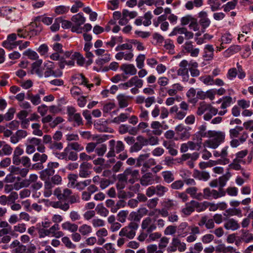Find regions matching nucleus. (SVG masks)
Listing matches in <instances>:
<instances>
[{"label":"nucleus","mask_w":253,"mask_h":253,"mask_svg":"<svg viewBox=\"0 0 253 253\" xmlns=\"http://www.w3.org/2000/svg\"><path fill=\"white\" fill-rule=\"evenodd\" d=\"M13 148L12 147L5 143L4 141H0V156H8L12 154Z\"/></svg>","instance_id":"nucleus-24"},{"label":"nucleus","mask_w":253,"mask_h":253,"mask_svg":"<svg viewBox=\"0 0 253 253\" xmlns=\"http://www.w3.org/2000/svg\"><path fill=\"white\" fill-rule=\"evenodd\" d=\"M149 157V153H145L144 154L140 155L136 160V166L137 167H140V166H143V164L146 162V160Z\"/></svg>","instance_id":"nucleus-52"},{"label":"nucleus","mask_w":253,"mask_h":253,"mask_svg":"<svg viewBox=\"0 0 253 253\" xmlns=\"http://www.w3.org/2000/svg\"><path fill=\"white\" fill-rule=\"evenodd\" d=\"M109 151L107 154L108 158L115 156V153H119L125 149V145L121 141H116L115 140H111L109 142Z\"/></svg>","instance_id":"nucleus-7"},{"label":"nucleus","mask_w":253,"mask_h":253,"mask_svg":"<svg viewBox=\"0 0 253 253\" xmlns=\"http://www.w3.org/2000/svg\"><path fill=\"white\" fill-rule=\"evenodd\" d=\"M191 204L193 205L194 209L196 208L198 212L205 211L207 209L208 202L205 201L203 203H199L194 200L191 201Z\"/></svg>","instance_id":"nucleus-36"},{"label":"nucleus","mask_w":253,"mask_h":253,"mask_svg":"<svg viewBox=\"0 0 253 253\" xmlns=\"http://www.w3.org/2000/svg\"><path fill=\"white\" fill-rule=\"evenodd\" d=\"M194 211L193 205L191 204L190 201L186 204L185 207L181 210V212L185 216H189Z\"/></svg>","instance_id":"nucleus-41"},{"label":"nucleus","mask_w":253,"mask_h":253,"mask_svg":"<svg viewBox=\"0 0 253 253\" xmlns=\"http://www.w3.org/2000/svg\"><path fill=\"white\" fill-rule=\"evenodd\" d=\"M23 153L24 151L22 148L19 147H16L13 152L12 157L13 164L16 166L22 164L25 168H29L31 165L30 159L26 156L20 157V156Z\"/></svg>","instance_id":"nucleus-3"},{"label":"nucleus","mask_w":253,"mask_h":253,"mask_svg":"<svg viewBox=\"0 0 253 253\" xmlns=\"http://www.w3.org/2000/svg\"><path fill=\"white\" fill-rule=\"evenodd\" d=\"M42 59L37 60L32 64V69L31 73L32 74H36L40 78H42L43 75L44 69L42 67Z\"/></svg>","instance_id":"nucleus-18"},{"label":"nucleus","mask_w":253,"mask_h":253,"mask_svg":"<svg viewBox=\"0 0 253 253\" xmlns=\"http://www.w3.org/2000/svg\"><path fill=\"white\" fill-rule=\"evenodd\" d=\"M48 180L49 181L50 183L53 186L55 185H59L62 182V178L58 174H55L52 176L51 178L50 177L48 178Z\"/></svg>","instance_id":"nucleus-57"},{"label":"nucleus","mask_w":253,"mask_h":253,"mask_svg":"<svg viewBox=\"0 0 253 253\" xmlns=\"http://www.w3.org/2000/svg\"><path fill=\"white\" fill-rule=\"evenodd\" d=\"M141 226L142 229L147 233H151L157 228L155 222L150 217H147L142 220Z\"/></svg>","instance_id":"nucleus-15"},{"label":"nucleus","mask_w":253,"mask_h":253,"mask_svg":"<svg viewBox=\"0 0 253 253\" xmlns=\"http://www.w3.org/2000/svg\"><path fill=\"white\" fill-rule=\"evenodd\" d=\"M128 214V211L127 210H122L117 215V220L121 223H124Z\"/></svg>","instance_id":"nucleus-49"},{"label":"nucleus","mask_w":253,"mask_h":253,"mask_svg":"<svg viewBox=\"0 0 253 253\" xmlns=\"http://www.w3.org/2000/svg\"><path fill=\"white\" fill-rule=\"evenodd\" d=\"M119 51L120 52H118L115 55V58L117 60H121L123 59H124L125 60L130 61L134 56L132 52V51H129L128 52L122 51Z\"/></svg>","instance_id":"nucleus-27"},{"label":"nucleus","mask_w":253,"mask_h":253,"mask_svg":"<svg viewBox=\"0 0 253 253\" xmlns=\"http://www.w3.org/2000/svg\"><path fill=\"white\" fill-rule=\"evenodd\" d=\"M177 75L181 77L183 82H187L189 80V69H178Z\"/></svg>","instance_id":"nucleus-46"},{"label":"nucleus","mask_w":253,"mask_h":253,"mask_svg":"<svg viewBox=\"0 0 253 253\" xmlns=\"http://www.w3.org/2000/svg\"><path fill=\"white\" fill-rule=\"evenodd\" d=\"M214 49L211 45H206L204 48L203 57L206 60H211L213 58Z\"/></svg>","instance_id":"nucleus-33"},{"label":"nucleus","mask_w":253,"mask_h":253,"mask_svg":"<svg viewBox=\"0 0 253 253\" xmlns=\"http://www.w3.org/2000/svg\"><path fill=\"white\" fill-rule=\"evenodd\" d=\"M10 248L12 249V253H25L26 251V246L22 245L17 240L13 241L10 245Z\"/></svg>","instance_id":"nucleus-19"},{"label":"nucleus","mask_w":253,"mask_h":253,"mask_svg":"<svg viewBox=\"0 0 253 253\" xmlns=\"http://www.w3.org/2000/svg\"><path fill=\"white\" fill-rule=\"evenodd\" d=\"M60 229L58 224H54L51 227L48 229L50 235L52 237H54L56 238L62 237L64 235V233L61 231H59Z\"/></svg>","instance_id":"nucleus-28"},{"label":"nucleus","mask_w":253,"mask_h":253,"mask_svg":"<svg viewBox=\"0 0 253 253\" xmlns=\"http://www.w3.org/2000/svg\"><path fill=\"white\" fill-rule=\"evenodd\" d=\"M138 227L137 223L131 222L127 226L121 229L119 235L122 237H125L128 239H132L136 235V231Z\"/></svg>","instance_id":"nucleus-5"},{"label":"nucleus","mask_w":253,"mask_h":253,"mask_svg":"<svg viewBox=\"0 0 253 253\" xmlns=\"http://www.w3.org/2000/svg\"><path fill=\"white\" fill-rule=\"evenodd\" d=\"M119 106L121 108L126 107L128 105L129 97L124 94H120L117 96Z\"/></svg>","instance_id":"nucleus-30"},{"label":"nucleus","mask_w":253,"mask_h":253,"mask_svg":"<svg viewBox=\"0 0 253 253\" xmlns=\"http://www.w3.org/2000/svg\"><path fill=\"white\" fill-rule=\"evenodd\" d=\"M224 227L227 230H236L240 228L238 221L233 218L224 219Z\"/></svg>","instance_id":"nucleus-21"},{"label":"nucleus","mask_w":253,"mask_h":253,"mask_svg":"<svg viewBox=\"0 0 253 253\" xmlns=\"http://www.w3.org/2000/svg\"><path fill=\"white\" fill-rule=\"evenodd\" d=\"M192 226H189L187 222H182L177 226V234L179 237H186L191 230Z\"/></svg>","instance_id":"nucleus-16"},{"label":"nucleus","mask_w":253,"mask_h":253,"mask_svg":"<svg viewBox=\"0 0 253 253\" xmlns=\"http://www.w3.org/2000/svg\"><path fill=\"white\" fill-rule=\"evenodd\" d=\"M156 195L158 197H163L164 196L166 193L168 192L169 189L168 188L161 184H159L156 186Z\"/></svg>","instance_id":"nucleus-50"},{"label":"nucleus","mask_w":253,"mask_h":253,"mask_svg":"<svg viewBox=\"0 0 253 253\" xmlns=\"http://www.w3.org/2000/svg\"><path fill=\"white\" fill-rule=\"evenodd\" d=\"M79 231L82 235L86 236L92 232V228L90 225L84 224L80 226Z\"/></svg>","instance_id":"nucleus-44"},{"label":"nucleus","mask_w":253,"mask_h":253,"mask_svg":"<svg viewBox=\"0 0 253 253\" xmlns=\"http://www.w3.org/2000/svg\"><path fill=\"white\" fill-rule=\"evenodd\" d=\"M193 175L194 178L200 180L204 181L208 180L210 177L209 172L206 171H200L197 169H195L194 170Z\"/></svg>","instance_id":"nucleus-29"},{"label":"nucleus","mask_w":253,"mask_h":253,"mask_svg":"<svg viewBox=\"0 0 253 253\" xmlns=\"http://www.w3.org/2000/svg\"><path fill=\"white\" fill-rule=\"evenodd\" d=\"M140 182L142 186L152 185L155 182L154 176L151 172H147L142 176Z\"/></svg>","instance_id":"nucleus-20"},{"label":"nucleus","mask_w":253,"mask_h":253,"mask_svg":"<svg viewBox=\"0 0 253 253\" xmlns=\"http://www.w3.org/2000/svg\"><path fill=\"white\" fill-rule=\"evenodd\" d=\"M91 167V165L89 163H83L80 165L79 176L82 178H86L89 176L91 174V171L89 169Z\"/></svg>","instance_id":"nucleus-23"},{"label":"nucleus","mask_w":253,"mask_h":253,"mask_svg":"<svg viewBox=\"0 0 253 253\" xmlns=\"http://www.w3.org/2000/svg\"><path fill=\"white\" fill-rule=\"evenodd\" d=\"M48 148L53 152L60 151L63 149V144L61 142L52 141V142L48 145Z\"/></svg>","instance_id":"nucleus-42"},{"label":"nucleus","mask_w":253,"mask_h":253,"mask_svg":"<svg viewBox=\"0 0 253 253\" xmlns=\"http://www.w3.org/2000/svg\"><path fill=\"white\" fill-rule=\"evenodd\" d=\"M203 192L205 193V199H217L225 196L226 194L225 191H217L214 189H211L209 188L204 189Z\"/></svg>","instance_id":"nucleus-12"},{"label":"nucleus","mask_w":253,"mask_h":253,"mask_svg":"<svg viewBox=\"0 0 253 253\" xmlns=\"http://www.w3.org/2000/svg\"><path fill=\"white\" fill-rule=\"evenodd\" d=\"M49 205L54 208L60 209L64 211H67L70 208V206L68 203H63L61 201L50 202Z\"/></svg>","instance_id":"nucleus-32"},{"label":"nucleus","mask_w":253,"mask_h":253,"mask_svg":"<svg viewBox=\"0 0 253 253\" xmlns=\"http://www.w3.org/2000/svg\"><path fill=\"white\" fill-rule=\"evenodd\" d=\"M63 230L69 231L71 232H75L78 230V226L75 223L69 221H66L61 225Z\"/></svg>","instance_id":"nucleus-37"},{"label":"nucleus","mask_w":253,"mask_h":253,"mask_svg":"<svg viewBox=\"0 0 253 253\" xmlns=\"http://www.w3.org/2000/svg\"><path fill=\"white\" fill-rule=\"evenodd\" d=\"M208 3L210 5L211 10L212 11L219 9L221 5L218 0H210L208 1Z\"/></svg>","instance_id":"nucleus-62"},{"label":"nucleus","mask_w":253,"mask_h":253,"mask_svg":"<svg viewBox=\"0 0 253 253\" xmlns=\"http://www.w3.org/2000/svg\"><path fill=\"white\" fill-rule=\"evenodd\" d=\"M182 51L189 54L192 57H197L200 53V49L197 48L190 41H186L181 46Z\"/></svg>","instance_id":"nucleus-9"},{"label":"nucleus","mask_w":253,"mask_h":253,"mask_svg":"<svg viewBox=\"0 0 253 253\" xmlns=\"http://www.w3.org/2000/svg\"><path fill=\"white\" fill-rule=\"evenodd\" d=\"M85 18L83 16L82 13H79L73 15L71 18L73 25L72 27V32L78 34L82 33V27L81 26L85 23Z\"/></svg>","instance_id":"nucleus-6"},{"label":"nucleus","mask_w":253,"mask_h":253,"mask_svg":"<svg viewBox=\"0 0 253 253\" xmlns=\"http://www.w3.org/2000/svg\"><path fill=\"white\" fill-rule=\"evenodd\" d=\"M191 234L187 237L186 241L188 243H192L195 241L197 238V234L200 233V229L198 226H192Z\"/></svg>","instance_id":"nucleus-31"},{"label":"nucleus","mask_w":253,"mask_h":253,"mask_svg":"<svg viewBox=\"0 0 253 253\" xmlns=\"http://www.w3.org/2000/svg\"><path fill=\"white\" fill-rule=\"evenodd\" d=\"M169 239L167 237L164 236L160 239L158 244L159 249L161 250L166 248L169 243Z\"/></svg>","instance_id":"nucleus-64"},{"label":"nucleus","mask_w":253,"mask_h":253,"mask_svg":"<svg viewBox=\"0 0 253 253\" xmlns=\"http://www.w3.org/2000/svg\"><path fill=\"white\" fill-rule=\"evenodd\" d=\"M44 181L43 195L45 197H49L52 194V189L53 185H52L48 180H42Z\"/></svg>","instance_id":"nucleus-38"},{"label":"nucleus","mask_w":253,"mask_h":253,"mask_svg":"<svg viewBox=\"0 0 253 253\" xmlns=\"http://www.w3.org/2000/svg\"><path fill=\"white\" fill-rule=\"evenodd\" d=\"M208 135L211 139L207 140L204 143V147H209L215 149L220 144L224 141L225 134L223 131L209 130L208 131Z\"/></svg>","instance_id":"nucleus-1"},{"label":"nucleus","mask_w":253,"mask_h":253,"mask_svg":"<svg viewBox=\"0 0 253 253\" xmlns=\"http://www.w3.org/2000/svg\"><path fill=\"white\" fill-rule=\"evenodd\" d=\"M237 0H233L232 1L228 2L226 4L223 6L224 8V11L225 12H228L234 9L236 5H237Z\"/></svg>","instance_id":"nucleus-58"},{"label":"nucleus","mask_w":253,"mask_h":253,"mask_svg":"<svg viewBox=\"0 0 253 253\" xmlns=\"http://www.w3.org/2000/svg\"><path fill=\"white\" fill-rule=\"evenodd\" d=\"M183 86L179 83L174 84L171 86V88L167 89V92L170 96H173L177 93L178 91L183 90Z\"/></svg>","instance_id":"nucleus-35"},{"label":"nucleus","mask_w":253,"mask_h":253,"mask_svg":"<svg viewBox=\"0 0 253 253\" xmlns=\"http://www.w3.org/2000/svg\"><path fill=\"white\" fill-rule=\"evenodd\" d=\"M48 158V156L45 154H41L39 153H36L33 157V161L34 162L40 161L42 163H45Z\"/></svg>","instance_id":"nucleus-48"},{"label":"nucleus","mask_w":253,"mask_h":253,"mask_svg":"<svg viewBox=\"0 0 253 253\" xmlns=\"http://www.w3.org/2000/svg\"><path fill=\"white\" fill-rule=\"evenodd\" d=\"M206 112L207 113L204 116V119L205 121H209L213 116L217 114L218 110L213 107L210 104L206 103L205 102H201L197 111V115L201 116Z\"/></svg>","instance_id":"nucleus-2"},{"label":"nucleus","mask_w":253,"mask_h":253,"mask_svg":"<svg viewBox=\"0 0 253 253\" xmlns=\"http://www.w3.org/2000/svg\"><path fill=\"white\" fill-rule=\"evenodd\" d=\"M152 132L154 135L160 136L163 133V125L159 121H153L150 125Z\"/></svg>","instance_id":"nucleus-22"},{"label":"nucleus","mask_w":253,"mask_h":253,"mask_svg":"<svg viewBox=\"0 0 253 253\" xmlns=\"http://www.w3.org/2000/svg\"><path fill=\"white\" fill-rule=\"evenodd\" d=\"M120 68L126 75L133 76L137 73L136 68L132 64H123Z\"/></svg>","instance_id":"nucleus-25"},{"label":"nucleus","mask_w":253,"mask_h":253,"mask_svg":"<svg viewBox=\"0 0 253 253\" xmlns=\"http://www.w3.org/2000/svg\"><path fill=\"white\" fill-rule=\"evenodd\" d=\"M181 35L184 34V37L182 36H179L177 38V42L179 44H181L184 42V38L186 40H189L190 39H192L194 37V34L191 31H188L186 28L185 27H175L172 31L169 34V36H176L177 35Z\"/></svg>","instance_id":"nucleus-4"},{"label":"nucleus","mask_w":253,"mask_h":253,"mask_svg":"<svg viewBox=\"0 0 253 253\" xmlns=\"http://www.w3.org/2000/svg\"><path fill=\"white\" fill-rule=\"evenodd\" d=\"M44 66L46 68L45 71L44 73L45 78H48L50 76L58 78L62 75V72L60 70L57 69L54 70V64L53 62L47 61L44 63Z\"/></svg>","instance_id":"nucleus-10"},{"label":"nucleus","mask_w":253,"mask_h":253,"mask_svg":"<svg viewBox=\"0 0 253 253\" xmlns=\"http://www.w3.org/2000/svg\"><path fill=\"white\" fill-rule=\"evenodd\" d=\"M248 154V151L247 149L239 151L236 154V158L234 159V161H237L238 162H241L243 164H245L246 162L243 160V159L245 158Z\"/></svg>","instance_id":"nucleus-47"},{"label":"nucleus","mask_w":253,"mask_h":253,"mask_svg":"<svg viewBox=\"0 0 253 253\" xmlns=\"http://www.w3.org/2000/svg\"><path fill=\"white\" fill-rule=\"evenodd\" d=\"M228 148V146H225L221 149L220 152L221 159L217 160V163H220V165H226L229 163L230 160L227 158Z\"/></svg>","instance_id":"nucleus-26"},{"label":"nucleus","mask_w":253,"mask_h":253,"mask_svg":"<svg viewBox=\"0 0 253 253\" xmlns=\"http://www.w3.org/2000/svg\"><path fill=\"white\" fill-rule=\"evenodd\" d=\"M61 240L62 243L67 248L71 249H74L76 248V246L71 242V241L70 240L68 237H63L61 239Z\"/></svg>","instance_id":"nucleus-55"},{"label":"nucleus","mask_w":253,"mask_h":253,"mask_svg":"<svg viewBox=\"0 0 253 253\" xmlns=\"http://www.w3.org/2000/svg\"><path fill=\"white\" fill-rule=\"evenodd\" d=\"M143 84V82L142 80L139 79L138 76H134L130 79L127 82L121 84L119 86L124 89H127L134 86L136 87L141 88Z\"/></svg>","instance_id":"nucleus-13"},{"label":"nucleus","mask_w":253,"mask_h":253,"mask_svg":"<svg viewBox=\"0 0 253 253\" xmlns=\"http://www.w3.org/2000/svg\"><path fill=\"white\" fill-rule=\"evenodd\" d=\"M164 181L167 183H170L174 180V176L173 173L170 171H164L162 173Z\"/></svg>","instance_id":"nucleus-40"},{"label":"nucleus","mask_w":253,"mask_h":253,"mask_svg":"<svg viewBox=\"0 0 253 253\" xmlns=\"http://www.w3.org/2000/svg\"><path fill=\"white\" fill-rule=\"evenodd\" d=\"M45 94V91L43 88H41L38 90V93L36 94H33L31 92L28 91L27 93V98L34 105H38L41 104V96Z\"/></svg>","instance_id":"nucleus-14"},{"label":"nucleus","mask_w":253,"mask_h":253,"mask_svg":"<svg viewBox=\"0 0 253 253\" xmlns=\"http://www.w3.org/2000/svg\"><path fill=\"white\" fill-rule=\"evenodd\" d=\"M198 17L200 19L199 24L202 27V32H204L205 30L210 26L211 20L208 18L207 12L204 11H202L199 13Z\"/></svg>","instance_id":"nucleus-17"},{"label":"nucleus","mask_w":253,"mask_h":253,"mask_svg":"<svg viewBox=\"0 0 253 253\" xmlns=\"http://www.w3.org/2000/svg\"><path fill=\"white\" fill-rule=\"evenodd\" d=\"M127 182L126 179L122 176V174H119L118 175V182L116 184L117 189L122 190L124 189Z\"/></svg>","instance_id":"nucleus-45"},{"label":"nucleus","mask_w":253,"mask_h":253,"mask_svg":"<svg viewBox=\"0 0 253 253\" xmlns=\"http://www.w3.org/2000/svg\"><path fill=\"white\" fill-rule=\"evenodd\" d=\"M121 174L128 183L133 184L138 180L139 172L138 170L129 168L126 169Z\"/></svg>","instance_id":"nucleus-11"},{"label":"nucleus","mask_w":253,"mask_h":253,"mask_svg":"<svg viewBox=\"0 0 253 253\" xmlns=\"http://www.w3.org/2000/svg\"><path fill=\"white\" fill-rule=\"evenodd\" d=\"M180 240L178 237H173L170 245L167 248V251L168 253H172L176 251L177 248L181 244Z\"/></svg>","instance_id":"nucleus-34"},{"label":"nucleus","mask_w":253,"mask_h":253,"mask_svg":"<svg viewBox=\"0 0 253 253\" xmlns=\"http://www.w3.org/2000/svg\"><path fill=\"white\" fill-rule=\"evenodd\" d=\"M97 213L102 217H107L109 211L102 204L98 205L95 209Z\"/></svg>","instance_id":"nucleus-43"},{"label":"nucleus","mask_w":253,"mask_h":253,"mask_svg":"<svg viewBox=\"0 0 253 253\" xmlns=\"http://www.w3.org/2000/svg\"><path fill=\"white\" fill-rule=\"evenodd\" d=\"M26 225L24 223H19L13 226V231L16 232L23 233L26 231Z\"/></svg>","instance_id":"nucleus-61"},{"label":"nucleus","mask_w":253,"mask_h":253,"mask_svg":"<svg viewBox=\"0 0 253 253\" xmlns=\"http://www.w3.org/2000/svg\"><path fill=\"white\" fill-rule=\"evenodd\" d=\"M128 118V114L121 113L118 116L115 117L112 120V122L119 124L122 122H126Z\"/></svg>","instance_id":"nucleus-51"},{"label":"nucleus","mask_w":253,"mask_h":253,"mask_svg":"<svg viewBox=\"0 0 253 253\" xmlns=\"http://www.w3.org/2000/svg\"><path fill=\"white\" fill-rule=\"evenodd\" d=\"M125 50H129V51H132V45L131 44L129 43H123L122 44H119L115 48V50L116 51H123Z\"/></svg>","instance_id":"nucleus-59"},{"label":"nucleus","mask_w":253,"mask_h":253,"mask_svg":"<svg viewBox=\"0 0 253 253\" xmlns=\"http://www.w3.org/2000/svg\"><path fill=\"white\" fill-rule=\"evenodd\" d=\"M59 166V164L57 162H49L47 168L40 172V178L42 180H48V178L55 173V169H57Z\"/></svg>","instance_id":"nucleus-8"},{"label":"nucleus","mask_w":253,"mask_h":253,"mask_svg":"<svg viewBox=\"0 0 253 253\" xmlns=\"http://www.w3.org/2000/svg\"><path fill=\"white\" fill-rule=\"evenodd\" d=\"M199 79L202 82L206 85L213 84V79L210 75L201 77Z\"/></svg>","instance_id":"nucleus-63"},{"label":"nucleus","mask_w":253,"mask_h":253,"mask_svg":"<svg viewBox=\"0 0 253 253\" xmlns=\"http://www.w3.org/2000/svg\"><path fill=\"white\" fill-rule=\"evenodd\" d=\"M70 151L71 149L77 151H81L84 150V147L78 142H71L69 143L67 146Z\"/></svg>","instance_id":"nucleus-53"},{"label":"nucleus","mask_w":253,"mask_h":253,"mask_svg":"<svg viewBox=\"0 0 253 253\" xmlns=\"http://www.w3.org/2000/svg\"><path fill=\"white\" fill-rule=\"evenodd\" d=\"M164 208L169 210H174L177 207V202L172 199H167L163 202Z\"/></svg>","instance_id":"nucleus-39"},{"label":"nucleus","mask_w":253,"mask_h":253,"mask_svg":"<svg viewBox=\"0 0 253 253\" xmlns=\"http://www.w3.org/2000/svg\"><path fill=\"white\" fill-rule=\"evenodd\" d=\"M41 125L38 123H34L32 125V128L33 129V134L35 135L41 136L43 134L42 131L40 129Z\"/></svg>","instance_id":"nucleus-54"},{"label":"nucleus","mask_w":253,"mask_h":253,"mask_svg":"<svg viewBox=\"0 0 253 253\" xmlns=\"http://www.w3.org/2000/svg\"><path fill=\"white\" fill-rule=\"evenodd\" d=\"M23 54L32 60H36L39 58V55L37 53L31 49H28L26 50Z\"/></svg>","instance_id":"nucleus-56"},{"label":"nucleus","mask_w":253,"mask_h":253,"mask_svg":"<svg viewBox=\"0 0 253 253\" xmlns=\"http://www.w3.org/2000/svg\"><path fill=\"white\" fill-rule=\"evenodd\" d=\"M147 253H164L161 250H158V246L155 244H151L148 245L147 248Z\"/></svg>","instance_id":"nucleus-60"}]
</instances>
